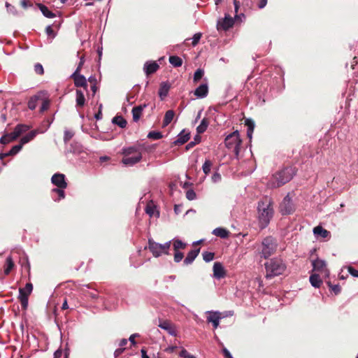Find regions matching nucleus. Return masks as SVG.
I'll return each mask as SVG.
<instances>
[{
  "instance_id": "f257e3e1",
  "label": "nucleus",
  "mask_w": 358,
  "mask_h": 358,
  "mask_svg": "<svg viewBox=\"0 0 358 358\" xmlns=\"http://www.w3.org/2000/svg\"><path fill=\"white\" fill-rule=\"evenodd\" d=\"M257 214L259 227L266 228L273 217V201L268 196L263 197L257 205Z\"/></svg>"
},
{
  "instance_id": "f03ea898",
  "label": "nucleus",
  "mask_w": 358,
  "mask_h": 358,
  "mask_svg": "<svg viewBox=\"0 0 358 358\" xmlns=\"http://www.w3.org/2000/svg\"><path fill=\"white\" fill-rule=\"evenodd\" d=\"M296 171L297 169L294 166H286L273 175L268 185L272 188L281 187L289 182L296 175Z\"/></svg>"
},
{
  "instance_id": "7ed1b4c3",
  "label": "nucleus",
  "mask_w": 358,
  "mask_h": 358,
  "mask_svg": "<svg viewBox=\"0 0 358 358\" xmlns=\"http://www.w3.org/2000/svg\"><path fill=\"white\" fill-rule=\"evenodd\" d=\"M266 278H273L275 276L283 274L286 270V265L283 261L278 258H273L265 264Z\"/></svg>"
},
{
  "instance_id": "20e7f679",
  "label": "nucleus",
  "mask_w": 358,
  "mask_h": 358,
  "mask_svg": "<svg viewBox=\"0 0 358 358\" xmlns=\"http://www.w3.org/2000/svg\"><path fill=\"white\" fill-rule=\"evenodd\" d=\"M124 157L122 163L127 166H132L142 159L141 150L139 147L132 146L123 150Z\"/></svg>"
},
{
  "instance_id": "39448f33",
  "label": "nucleus",
  "mask_w": 358,
  "mask_h": 358,
  "mask_svg": "<svg viewBox=\"0 0 358 358\" xmlns=\"http://www.w3.org/2000/svg\"><path fill=\"white\" fill-rule=\"evenodd\" d=\"M224 143L228 149L233 150L236 157L238 158L242 143L239 132L238 131H235L227 136L224 139Z\"/></svg>"
},
{
  "instance_id": "423d86ee",
  "label": "nucleus",
  "mask_w": 358,
  "mask_h": 358,
  "mask_svg": "<svg viewBox=\"0 0 358 358\" xmlns=\"http://www.w3.org/2000/svg\"><path fill=\"white\" fill-rule=\"evenodd\" d=\"M278 248V243L275 238L267 236L262 241L261 255L264 259L268 258L273 255Z\"/></svg>"
},
{
  "instance_id": "0eeeda50",
  "label": "nucleus",
  "mask_w": 358,
  "mask_h": 358,
  "mask_svg": "<svg viewBox=\"0 0 358 358\" xmlns=\"http://www.w3.org/2000/svg\"><path fill=\"white\" fill-rule=\"evenodd\" d=\"M171 244V241L166 242L164 244H160L156 243L152 238L148 240V248L152 252V255L155 257H158L163 254L169 255Z\"/></svg>"
},
{
  "instance_id": "6e6552de",
  "label": "nucleus",
  "mask_w": 358,
  "mask_h": 358,
  "mask_svg": "<svg viewBox=\"0 0 358 358\" xmlns=\"http://www.w3.org/2000/svg\"><path fill=\"white\" fill-rule=\"evenodd\" d=\"M33 290V285L31 282L26 284L25 287L19 289L18 299L20 301L23 310H26L28 307L29 296Z\"/></svg>"
},
{
  "instance_id": "1a4fd4ad",
  "label": "nucleus",
  "mask_w": 358,
  "mask_h": 358,
  "mask_svg": "<svg viewBox=\"0 0 358 358\" xmlns=\"http://www.w3.org/2000/svg\"><path fill=\"white\" fill-rule=\"evenodd\" d=\"M294 206L289 195H287L280 204V211L282 215H289L293 213Z\"/></svg>"
},
{
  "instance_id": "9d476101",
  "label": "nucleus",
  "mask_w": 358,
  "mask_h": 358,
  "mask_svg": "<svg viewBox=\"0 0 358 358\" xmlns=\"http://www.w3.org/2000/svg\"><path fill=\"white\" fill-rule=\"evenodd\" d=\"M312 265L313 267V271L320 273L324 277H328L329 275V271L327 268L326 262L324 260L320 259H317L312 262Z\"/></svg>"
},
{
  "instance_id": "9b49d317",
  "label": "nucleus",
  "mask_w": 358,
  "mask_h": 358,
  "mask_svg": "<svg viewBox=\"0 0 358 358\" xmlns=\"http://www.w3.org/2000/svg\"><path fill=\"white\" fill-rule=\"evenodd\" d=\"M234 20L229 15H226L224 18L218 20L217 24V29L218 31H227L234 26Z\"/></svg>"
},
{
  "instance_id": "f8f14e48",
  "label": "nucleus",
  "mask_w": 358,
  "mask_h": 358,
  "mask_svg": "<svg viewBox=\"0 0 358 358\" xmlns=\"http://www.w3.org/2000/svg\"><path fill=\"white\" fill-rule=\"evenodd\" d=\"M52 183L60 189H66L67 182L65 179V175L63 173H55L51 178Z\"/></svg>"
},
{
  "instance_id": "ddd939ff",
  "label": "nucleus",
  "mask_w": 358,
  "mask_h": 358,
  "mask_svg": "<svg viewBox=\"0 0 358 358\" xmlns=\"http://www.w3.org/2000/svg\"><path fill=\"white\" fill-rule=\"evenodd\" d=\"M209 315L206 320L208 322H211L214 329H217L220 324V320L222 318V313L218 311H208Z\"/></svg>"
},
{
  "instance_id": "4468645a",
  "label": "nucleus",
  "mask_w": 358,
  "mask_h": 358,
  "mask_svg": "<svg viewBox=\"0 0 358 358\" xmlns=\"http://www.w3.org/2000/svg\"><path fill=\"white\" fill-rule=\"evenodd\" d=\"M213 275L217 279L223 278L226 275V271L220 262H215L213 265Z\"/></svg>"
},
{
  "instance_id": "2eb2a0df",
  "label": "nucleus",
  "mask_w": 358,
  "mask_h": 358,
  "mask_svg": "<svg viewBox=\"0 0 358 358\" xmlns=\"http://www.w3.org/2000/svg\"><path fill=\"white\" fill-rule=\"evenodd\" d=\"M159 69L156 62H147L145 63L143 70L147 76L155 73Z\"/></svg>"
},
{
  "instance_id": "dca6fc26",
  "label": "nucleus",
  "mask_w": 358,
  "mask_h": 358,
  "mask_svg": "<svg viewBox=\"0 0 358 358\" xmlns=\"http://www.w3.org/2000/svg\"><path fill=\"white\" fill-rule=\"evenodd\" d=\"M159 327L166 331L172 336L176 335V331L174 325L169 320L161 321Z\"/></svg>"
},
{
  "instance_id": "f3484780",
  "label": "nucleus",
  "mask_w": 358,
  "mask_h": 358,
  "mask_svg": "<svg viewBox=\"0 0 358 358\" xmlns=\"http://www.w3.org/2000/svg\"><path fill=\"white\" fill-rule=\"evenodd\" d=\"M197 98H204L208 94V86L206 83L200 85L194 92Z\"/></svg>"
},
{
  "instance_id": "a211bd4d",
  "label": "nucleus",
  "mask_w": 358,
  "mask_h": 358,
  "mask_svg": "<svg viewBox=\"0 0 358 358\" xmlns=\"http://www.w3.org/2000/svg\"><path fill=\"white\" fill-rule=\"evenodd\" d=\"M200 252V248L194 249L190 250L188 253L187 257L184 259V264L186 265L192 264L195 258L198 256L199 253Z\"/></svg>"
},
{
  "instance_id": "6ab92c4d",
  "label": "nucleus",
  "mask_w": 358,
  "mask_h": 358,
  "mask_svg": "<svg viewBox=\"0 0 358 358\" xmlns=\"http://www.w3.org/2000/svg\"><path fill=\"white\" fill-rule=\"evenodd\" d=\"M71 78L74 81V85L77 87H81L85 83L86 78L84 76L81 75L80 73L74 72Z\"/></svg>"
},
{
  "instance_id": "aec40b11",
  "label": "nucleus",
  "mask_w": 358,
  "mask_h": 358,
  "mask_svg": "<svg viewBox=\"0 0 358 358\" xmlns=\"http://www.w3.org/2000/svg\"><path fill=\"white\" fill-rule=\"evenodd\" d=\"M190 134L189 132H186L185 130H182L178 136L177 140L174 141V144L177 145H182L188 141L189 139Z\"/></svg>"
},
{
  "instance_id": "412c9836",
  "label": "nucleus",
  "mask_w": 358,
  "mask_h": 358,
  "mask_svg": "<svg viewBox=\"0 0 358 358\" xmlns=\"http://www.w3.org/2000/svg\"><path fill=\"white\" fill-rule=\"evenodd\" d=\"M146 107V104L140 105L132 108L133 120L134 122L138 121L140 119L142 112L144 108Z\"/></svg>"
},
{
  "instance_id": "4be33fe9",
  "label": "nucleus",
  "mask_w": 358,
  "mask_h": 358,
  "mask_svg": "<svg viewBox=\"0 0 358 358\" xmlns=\"http://www.w3.org/2000/svg\"><path fill=\"white\" fill-rule=\"evenodd\" d=\"M170 90V85L166 82H163L160 84L159 90V96L161 99H164L169 93Z\"/></svg>"
},
{
  "instance_id": "5701e85b",
  "label": "nucleus",
  "mask_w": 358,
  "mask_h": 358,
  "mask_svg": "<svg viewBox=\"0 0 358 358\" xmlns=\"http://www.w3.org/2000/svg\"><path fill=\"white\" fill-rule=\"evenodd\" d=\"M41 99H42V94L41 93L31 96L28 101V108L30 110H34L38 105V101Z\"/></svg>"
},
{
  "instance_id": "b1692460",
  "label": "nucleus",
  "mask_w": 358,
  "mask_h": 358,
  "mask_svg": "<svg viewBox=\"0 0 358 358\" xmlns=\"http://www.w3.org/2000/svg\"><path fill=\"white\" fill-rule=\"evenodd\" d=\"M29 129V127L26 124H17L14 131L12 132L14 138L19 137L22 134L26 132Z\"/></svg>"
},
{
  "instance_id": "393cba45",
  "label": "nucleus",
  "mask_w": 358,
  "mask_h": 358,
  "mask_svg": "<svg viewBox=\"0 0 358 358\" xmlns=\"http://www.w3.org/2000/svg\"><path fill=\"white\" fill-rule=\"evenodd\" d=\"M29 129V127L26 124H17L14 131L12 132L14 138L19 137L22 134L26 132Z\"/></svg>"
},
{
  "instance_id": "a878e982",
  "label": "nucleus",
  "mask_w": 358,
  "mask_h": 358,
  "mask_svg": "<svg viewBox=\"0 0 358 358\" xmlns=\"http://www.w3.org/2000/svg\"><path fill=\"white\" fill-rule=\"evenodd\" d=\"M245 125L248 127L247 136L249 139H251L255 126V122L252 119L247 118L245 120Z\"/></svg>"
},
{
  "instance_id": "bb28decb",
  "label": "nucleus",
  "mask_w": 358,
  "mask_h": 358,
  "mask_svg": "<svg viewBox=\"0 0 358 358\" xmlns=\"http://www.w3.org/2000/svg\"><path fill=\"white\" fill-rule=\"evenodd\" d=\"M213 234L222 238H227L229 236L230 232L226 229L218 227L213 230Z\"/></svg>"
},
{
  "instance_id": "cd10ccee",
  "label": "nucleus",
  "mask_w": 358,
  "mask_h": 358,
  "mask_svg": "<svg viewBox=\"0 0 358 358\" xmlns=\"http://www.w3.org/2000/svg\"><path fill=\"white\" fill-rule=\"evenodd\" d=\"M313 233L315 236H320L322 238H327L330 235V232L321 226H317L313 229Z\"/></svg>"
},
{
  "instance_id": "c85d7f7f",
  "label": "nucleus",
  "mask_w": 358,
  "mask_h": 358,
  "mask_svg": "<svg viewBox=\"0 0 358 358\" xmlns=\"http://www.w3.org/2000/svg\"><path fill=\"white\" fill-rule=\"evenodd\" d=\"M37 6L45 17H48V18H52L56 16V15L54 13H52V11H50L48 9V8L47 6H45V5H43L42 3H38Z\"/></svg>"
},
{
  "instance_id": "c756f323",
  "label": "nucleus",
  "mask_w": 358,
  "mask_h": 358,
  "mask_svg": "<svg viewBox=\"0 0 358 358\" xmlns=\"http://www.w3.org/2000/svg\"><path fill=\"white\" fill-rule=\"evenodd\" d=\"M310 282L311 285L317 288H319L322 283V281L317 273H313L310 276Z\"/></svg>"
},
{
  "instance_id": "7c9ffc66",
  "label": "nucleus",
  "mask_w": 358,
  "mask_h": 358,
  "mask_svg": "<svg viewBox=\"0 0 358 358\" xmlns=\"http://www.w3.org/2000/svg\"><path fill=\"white\" fill-rule=\"evenodd\" d=\"M37 133V130H33L27 134L25 136H24L20 139V143H22V145H23L24 144L27 143L30 141L33 140L36 136Z\"/></svg>"
},
{
  "instance_id": "2f4dec72",
  "label": "nucleus",
  "mask_w": 358,
  "mask_h": 358,
  "mask_svg": "<svg viewBox=\"0 0 358 358\" xmlns=\"http://www.w3.org/2000/svg\"><path fill=\"white\" fill-rule=\"evenodd\" d=\"M174 115L175 113L173 110H167L164 117L163 127H166L167 125H169L173 120Z\"/></svg>"
},
{
  "instance_id": "473e14b6",
  "label": "nucleus",
  "mask_w": 358,
  "mask_h": 358,
  "mask_svg": "<svg viewBox=\"0 0 358 358\" xmlns=\"http://www.w3.org/2000/svg\"><path fill=\"white\" fill-rule=\"evenodd\" d=\"M209 120L208 118L204 117L200 124L196 127V132L199 134H203L205 132L208 127Z\"/></svg>"
},
{
  "instance_id": "72a5a7b5",
  "label": "nucleus",
  "mask_w": 358,
  "mask_h": 358,
  "mask_svg": "<svg viewBox=\"0 0 358 358\" xmlns=\"http://www.w3.org/2000/svg\"><path fill=\"white\" fill-rule=\"evenodd\" d=\"M85 103V98L83 92L80 90H76V105L78 107L84 106Z\"/></svg>"
},
{
  "instance_id": "f704fd0d",
  "label": "nucleus",
  "mask_w": 358,
  "mask_h": 358,
  "mask_svg": "<svg viewBox=\"0 0 358 358\" xmlns=\"http://www.w3.org/2000/svg\"><path fill=\"white\" fill-rule=\"evenodd\" d=\"M15 264L13 261V259L10 256L8 257L6 260V264L4 267V274L8 275L11 270L13 268Z\"/></svg>"
},
{
  "instance_id": "c9c22d12",
  "label": "nucleus",
  "mask_w": 358,
  "mask_h": 358,
  "mask_svg": "<svg viewBox=\"0 0 358 358\" xmlns=\"http://www.w3.org/2000/svg\"><path fill=\"white\" fill-rule=\"evenodd\" d=\"M112 122L118 125L121 128H124L127 126V122L122 116H115L113 118Z\"/></svg>"
},
{
  "instance_id": "e433bc0d",
  "label": "nucleus",
  "mask_w": 358,
  "mask_h": 358,
  "mask_svg": "<svg viewBox=\"0 0 358 358\" xmlns=\"http://www.w3.org/2000/svg\"><path fill=\"white\" fill-rule=\"evenodd\" d=\"M169 62L174 67L181 66L182 64V60L178 56L173 55L169 57Z\"/></svg>"
},
{
  "instance_id": "4c0bfd02",
  "label": "nucleus",
  "mask_w": 358,
  "mask_h": 358,
  "mask_svg": "<svg viewBox=\"0 0 358 358\" xmlns=\"http://www.w3.org/2000/svg\"><path fill=\"white\" fill-rule=\"evenodd\" d=\"M15 139L16 138L13 137V134L12 132L9 134H6L0 138V143L7 144Z\"/></svg>"
},
{
  "instance_id": "58836bf2",
  "label": "nucleus",
  "mask_w": 358,
  "mask_h": 358,
  "mask_svg": "<svg viewBox=\"0 0 358 358\" xmlns=\"http://www.w3.org/2000/svg\"><path fill=\"white\" fill-rule=\"evenodd\" d=\"M187 246V244L183 243L182 241L179 239H176L173 241V250H184Z\"/></svg>"
},
{
  "instance_id": "ea45409f",
  "label": "nucleus",
  "mask_w": 358,
  "mask_h": 358,
  "mask_svg": "<svg viewBox=\"0 0 358 358\" xmlns=\"http://www.w3.org/2000/svg\"><path fill=\"white\" fill-rule=\"evenodd\" d=\"M203 75H204V71L201 69H198L194 74V78H193L194 83H198L201 79V78L203 76Z\"/></svg>"
},
{
  "instance_id": "a19ab883",
  "label": "nucleus",
  "mask_w": 358,
  "mask_h": 358,
  "mask_svg": "<svg viewBox=\"0 0 358 358\" xmlns=\"http://www.w3.org/2000/svg\"><path fill=\"white\" fill-rule=\"evenodd\" d=\"M212 166L213 163L210 160L206 159L205 161L204 164H203L202 169L206 175H208L210 173Z\"/></svg>"
},
{
  "instance_id": "79ce46f5",
  "label": "nucleus",
  "mask_w": 358,
  "mask_h": 358,
  "mask_svg": "<svg viewBox=\"0 0 358 358\" xmlns=\"http://www.w3.org/2000/svg\"><path fill=\"white\" fill-rule=\"evenodd\" d=\"M162 134L159 131H152L148 133V138L154 139V140H159L162 138Z\"/></svg>"
},
{
  "instance_id": "37998d69",
  "label": "nucleus",
  "mask_w": 358,
  "mask_h": 358,
  "mask_svg": "<svg viewBox=\"0 0 358 358\" xmlns=\"http://www.w3.org/2000/svg\"><path fill=\"white\" fill-rule=\"evenodd\" d=\"M327 283L329 287L331 289L332 292H334L335 294L337 295L341 292V288L339 285H333L330 281L327 282Z\"/></svg>"
},
{
  "instance_id": "c03bdc74",
  "label": "nucleus",
  "mask_w": 358,
  "mask_h": 358,
  "mask_svg": "<svg viewBox=\"0 0 358 358\" xmlns=\"http://www.w3.org/2000/svg\"><path fill=\"white\" fill-rule=\"evenodd\" d=\"M215 254L210 252H204L203 253V259L205 262H209L214 259Z\"/></svg>"
},
{
  "instance_id": "a18cd8bd",
  "label": "nucleus",
  "mask_w": 358,
  "mask_h": 358,
  "mask_svg": "<svg viewBox=\"0 0 358 358\" xmlns=\"http://www.w3.org/2000/svg\"><path fill=\"white\" fill-rule=\"evenodd\" d=\"M64 189H60L59 187L52 189V192L57 194V195H58L57 200H61V199L65 198V193H64Z\"/></svg>"
},
{
  "instance_id": "49530a36",
  "label": "nucleus",
  "mask_w": 358,
  "mask_h": 358,
  "mask_svg": "<svg viewBox=\"0 0 358 358\" xmlns=\"http://www.w3.org/2000/svg\"><path fill=\"white\" fill-rule=\"evenodd\" d=\"M74 136V133L72 131L66 130L64 131V141L67 143Z\"/></svg>"
},
{
  "instance_id": "de8ad7c7",
  "label": "nucleus",
  "mask_w": 358,
  "mask_h": 358,
  "mask_svg": "<svg viewBox=\"0 0 358 358\" xmlns=\"http://www.w3.org/2000/svg\"><path fill=\"white\" fill-rule=\"evenodd\" d=\"M174 261L178 263L183 259L184 255L180 250H174Z\"/></svg>"
},
{
  "instance_id": "09e8293b",
  "label": "nucleus",
  "mask_w": 358,
  "mask_h": 358,
  "mask_svg": "<svg viewBox=\"0 0 358 358\" xmlns=\"http://www.w3.org/2000/svg\"><path fill=\"white\" fill-rule=\"evenodd\" d=\"M41 100H42V106L40 108V111L41 113H43L48 109V108L50 106V101L48 99H43V98Z\"/></svg>"
},
{
  "instance_id": "8fccbe9b",
  "label": "nucleus",
  "mask_w": 358,
  "mask_h": 358,
  "mask_svg": "<svg viewBox=\"0 0 358 358\" xmlns=\"http://www.w3.org/2000/svg\"><path fill=\"white\" fill-rule=\"evenodd\" d=\"M202 36L201 33H196L193 36L192 44L193 46H196Z\"/></svg>"
},
{
  "instance_id": "3c124183",
  "label": "nucleus",
  "mask_w": 358,
  "mask_h": 358,
  "mask_svg": "<svg viewBox=\"0 0 358 358\" xmlns=\"http://www.w3.org/2000/svg\"><path fill=\"white\" fill-rule=\"evenodd\" d=\"M34 71L38 75H43L44 73L43 67L39 63H37V64H35V66H34Z\"/></svg>"
},
{
  "instance_id": "603ef678",
  "label": "nucleus",
  "mask_w": 358,
  "mask_h": 358,
  "mask_svg": "<svg viewBox=\"0 0 358 358\" xmlns=\"http://www.w3.org/2000/svg\"><path fill=\"white\" fill-rule=\"evenodd\" d=\"M196 193L193 189H189L186 192V197L188 200L192 201L196 199Z\"/></svg>"
},
{
  "instance_id": "864d4df0",
  "label": "nucleus",
  "mask_w": 358,
  "mask_h": 358,
  "mask_svg": "<svg viewBox=\"0 0 358 358\" xmlns=\"http://www.w3.org/2000/svg\"><path fill=\"white\" fill-rule=\"evenodd\" d=\"M180 357L183 358H196L194 356L190 355L185 349H182L179 354Z\"/></svg>"
},
{
  "instance_id": "5fc2aeb1",
  "label": "nucleus",
  "mask_w": 358,
  "mask_h": 358,
  "mask_svg": "<svg viewBox=\"0 0 358 358\" xmlns=\"http://www.w3.org/2000/svg\"><path fill=\"white\" fill-rule=\"evenodd\" d=\"M211 179H212V181L215 183L220 182L222 180V176L219 173L215 172L212 176Z\"/></svg>"
},
{
  "instance_id": "6e6d98bb",
  "label": "nucleus",
  "mask_w": 358,
  "mask_h": 358,
  "mask_svg": "<svg viewBox=\"0 0 358 358\" xmlns=\"http://www.w3.org/2000/svg\"><path fill=\"white\" fill-rule=\"evenodd\" d=\"M20 5L23 8L27 9L29 7H31L33 3L29 0H22Z\"/></svg>"
},
{
  "instance_id": "4d7b16f0",
  "label": "nucleus",
  "mask_w": 358,
  "mask_h": 358,
  "mask_svg": "<svg viewBox=\"0 0 358 358\" xmlns=\"http://www.w3.org/2000/svg\"><path fill=\"white\" fill-rule=\"evenodd\" d=\"M22 148V143H20V144L18 145H14L12 148H11V150H12V152L14 153V155H15L17 153H18L21 149Z\"/></svg>"
},
{
  "instance_id": "13d9d810",
  "label": "nucleus",
  "mask_w": 358,
  "mask_h": 358,
  "mask_svg": "<svg viewBox=\"0 0 358 358\" xmlns=\"http://www.w3.org/2000/svg\"><path fill=\"white\" fill-rule=\"evenodd\" d=\"M45 32L48 36H51L52 38H54L55 36V33L51 26H48L46 27Z\"/></svg>"
},
{
  "instance_id": "bf43d9fd",
  "label": "nucleus",
  "mask_w": 358,
  "mask_h": 358,
  "mask_svg": "<svg viewBox=\"0 0 358 358\" xmlns=\"http://www.w3.org/2000/svg\"><path fill=\"white\" fill-rule=\"evenodd\" d=\"M102 107L103 105L100 104L98 112L94 115V117L97 120H101L102 118Z\"/></svg>"
},
{
  "instance_id": "052dcab7",
  "label": "nucleus",
  "mask_w": 358,
  "mask_h": 358,
  "mask_svg": "<svg viewBox=\"0 0 358 358\" xmlns=\"http://www.w3.org/2000/svg\"><path fill=\"white\" fill-rule=\"evenodd\" d=\"M84 62H85V59H84V57H80V62L78 64V66L77 67V69H76L75 72H77V73H80V71H81V69L84 64Z\"/></svg>"
},
{
  "instance_id": "680f3d73",
  "label": "nucleus",
  "mask_w": 358,
  "mask_h": 358,
  "mask_svg": "<svg viewBox=\"0 0 358 358\" xmlns=\"http://www.w3.org/2000/svg\"><path fill=\"white\" fill-rule=\"evenodd\" d=\"M348 272L354 277H358V270H356L352 266L348 267Z\"/></svg>"
},
{
  "instance_id": "e2e57ef3",
  "label": "nucleus",
  "mask_w": 358,
  "mask_h": 358,
  "mask_svg": "<svg viewBox=\"0 0 358 358\" xmlns=\"http://www.w3.org/2000/svg\"><path fill=\"white\" fill-rule=\"evenodd\" d=\"M125 350L124 348H120L114 352V356L115 357H119L121 354L123 353V352Z\"/></svg>"
},
{
  "instance_id": "0e129e2a",
  "label": "nucleus",
  "mask_w": 358,
  "mask_h": 358,
  "mask_svg": "<svg viewBox=\"0 0 358 358\" xmlns=\"http://www.w3.org/2000/svg\"><path fill=\"white\" fill-rule=\"evenodd\" d=\"M85 296L87 297H90V298L93 299H96L99 296L96 293L90 292H87L86 294H85Z\"/></svg>"
},
{
  "instance_id": "69168bd1",
  "label": "nucleus",
  "mask_w": 358,
  "mask_h": 358,
  "mask_svg": "<svg viewBox=\"0 0 358 358\" xmlns=\"http://www.w3.org/2000/svg\"><path fill=\"white\" fill-rule=\"evenodd\" d=\"M222 353H223L224 358H232L231 353L226 348H224L222 349Z\"/></svg>"
},
{
  "instance_id": "338daca9",
  "label": "nucleus",
  "mask_w": 358,
  "mask_h": 358,
  "mask_svg": "<svg viewBox=\"0 0 358 358\" xmlns=\"http://www.w3.org/2000/svg\"><path fill=\"white\" fill-rule=\"evenodd\" d=\"M62 355V350L61 348L57 350L54 353V358H60Z\"/></svg>"
},
{
  "instance_id": "774afa93",
  "label": "nucleus",
  "mask_w": 358,
  "mask_h": 358,
  "mask_svg": "<svg viewBox=\"0 0 358 358\" xmlns=\"http://www.w3.org/2000/svg\"><path fill=\"white\" fill-rule=\"evenodd\" d=\"M145 212L150 215V216H152L154 213V209L152 207L150 206H147L146 208H145Z\"/></svg>"
}]
</instances>
